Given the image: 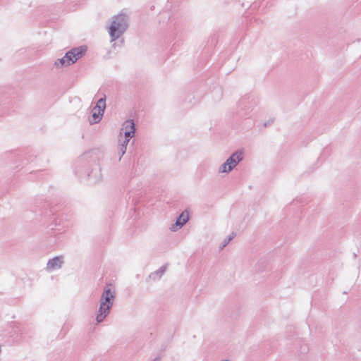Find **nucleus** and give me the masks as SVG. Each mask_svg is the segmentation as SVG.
Wrapping results in <instances>:
<instances>
[{
  "label": "nucleus",
  "instance_id": "nucleus-7",
  "mask_svg": "<svg viewBox=\"0 0 361 361\" xmlns=\"http://www.w3.org/2000/svg\"><path fill=\"white\" fill-rule=\"evenodd\" d=\"M189 219V213L188 211L183 212L177 219L175 224L172 225L171 230L173 231L180 228L184 224L187 223Z\"/></svg>",
  "mask_w": 361,
  "mask_h": 361
},
{
  "label": "nucleus",
  "instance_id": "nucleus-22",
  "mask_svg": "<svg viewBox=\"0 0 361 361\" xmlns=\"http://www.w3.org/2000/svg\"><path fill=\"white\" fill-rule=\"evenodd\" d=\"M10 0H0V4L4 5L7 4Z\"/></svg>",
  "mask_w": 361,
  "mask_h": 361
},
{
  "label": "nucleus",
  "instance_id": "nucleus-9",
  "mask_svg": "<svg viewBox=\"0 0 361 361\" xmlns=\"http://www.w3.org/2000/svg\"><path fill=\"white\" fill-rule=\"evenodd\" d=\"M174 20L175 18L169 11H164L159 16V23L162 27L168 25V23H172Z\"/></svg>",
  "mask_w": 361,
  "mask_h": 361
},
{
  "label": "nucleus",
  "instance_id": "nucleus-20",
  "mask_svg": "<svg viewBox=\"0 0 361 361\" xmlns=\"http://www.w3.org/2000/svg\"><path fill=\"white\" fill-rule=\"evenodd\" d=\"M235 233H232V234L229 235L226 239L230 242L235 237Z\"/></svg>",
  "mask_w": 361,
  "mask_h": 361
},
{
  "label": "nucleus",
  "instance_id": "nucleus-15",
  "mask_svg": "<svg viewBox=\"0 0 361 361\" xmlns=\"http://www.w3.org/2000/svg\"><path fill=\"white\" fill-rule=\"evenodd\" d=\"M126 147L123 144L118 145V153L121 154L119 159H121V157L126 153Z\"/></svg>",
  "mask_w": 361,
  "mask_h": 361
},
{
  "label": "nucleus",
  "instance_id": "nucleus-11",
  "mask_svg": "<svg viewBox=\"0 0 361 361\" xmlns=\"http://www.w3.org/2000/svg\"><path fill=\"white\" fill-rule=\"evenodd\" d=\"M106 109V99L102 97L98 99L91 113H104Z\"/></svg>",
  "mask_w": 361,
  "mask_h": 361
},
{
  "label": "nucleus",
  "instance_id": "nucleus-8",
  "mask_svg": "<svg viewBox=\"0 0 361 361\" xmlns=\"http://www.w3.org/2000/svg\"><path fill=\"white\" fill-rule=\"evenodd\" d=\"M63 263V257L59 256L49 259L47 264V270L51 271L55 269H59L61 267Z\"/></svg>",
  "mask_w": 361,
  "mask_h": 361
},
{
  "label": "nucleus",
  "instance_id": "nucleus-2",
  "mask_svg": "<svg viewBox=\"0 0 361 361\" xmlns=\"http://www.w3.org/2000/svg\"><path fill=\"white\" fill-rule=\"evenodd\" d=\"M128 27V16L121 13L114 16L109 27L108 32L111 38V42H114L120 38Z\"/></svg>",
  "mask_w": 361,
  "mask_h": 361
},
{
  "label": "nucleus",
  "instance_id": "nucleus-10",
  "mask_svg": "<svg viewBox=\"0 0 361 361\" xmlns=\"http://www.w3.org/2000/svg\"><path fill=\"white\" fill-rule=\"evenodd\" d=\"M166 265H164V266L161 267L159 268V269L155 271L154 272L151 273L148 276L147 279H146V281L149 282V281L151 279L153 281L159 280L161 279V277L162 276V275L166 271Z\"/></svg>",
  "mask_w": 361,
  "mask_h": 361
},
{
  "label": "nucleus",
  "instance_id": "nucleus-4",
  "mask_svg": "<svg viewBox=\"0 0 361 361\" xmlns=\"http://www.w3.org/2000/svg\"><path fill=\"white\" fill-rule=\"evenodd\" d=\"M87 48L86 46H80L72 48L68 51L63 56L68 66L75 63L78 59L82 58L86 53Z\"/></svg>",
  "mask_w": 361,
  "mask_h": 361
},
{
  "label": "nucleus",
  "instance_id": "nucleus-16",
  "mask_svg": "<svg viewBox=\"0 0 361 361\" xmlns=\"http://www.w3.org/2000/svg\"><path fill=\"white\" fill-rule=\"evenodd\" d=\"M130 138V137H125V136H124V138H123V136L120 137V139H119V142L120 143L119 144H123V145H125V146L126 147L128 143L129 142Z\"/></svg>",
  "mask_w": 361,
  "mask_h": 361
},
{
  "label": "nucleus",
  "instance_id": "nucleus-5",
  "mask_svg": "<svg viewBox=\"0 0 361 361\" xmlns=\"http://www.w3.org/2000/svg\"><path fill=\"white\" fill-rule=\"evenodd\" d=\"M257 103V97L254 94H250L240 98L238 102V106L241 111H252Z\"/></svg>",
  "mask_w": 361,
  "mask_h": 361
},
{
  "label": "nucleus",
  "instance_id": "nucleus-14",
  "mask_svg": "<svg viewBox=\"0 0 361 361\" xmlns=\"http://www.w3.org/2000/svg\"><path fill=\"white\" fill-rule=\"evenodd\" d=\"M54 66L56 68H61L63 67H66V66H68V64H66V63L65 61V59H63L62 57V58L58 59L56 61H55Z\"/></svg>",
  "mask_w": 361,
  "mask_h": 361
},
{
  "label": "nucleus",
  "instance_id": "nucleus-6",
  "mask_svg": "<svg viewBox=\"0 0 361 361\" xmlns=\"http://www.w3.org/2000/svg\"><path fill=\"white\" fill-rule=\"evenodd\" d=\"M135 123L133 120H127L123 123V126L120 131V137L124 135L127 137H133L135 135Z\"/></svg>",
  "mask_w": 361,
  "mask_h": 361
},
{
  "label": "nucleus",
  "instance_id": "nucleus-24",
  "mask_svg": "<svg viewBox=\"0 0 361 361\" xmlns=\"http://www.w3.org/2000/svg\"><path fill=\"white\" fill-rule=\"evenodd\" d=\"M150 8H151V10H154V6H152Z\"/></svg>",
  "mask_w": 361,
  "mask_h": 361
},
{
  "label": "nucleus",
  "instance_id": "nucleus-12",
  "mask_svg": "<svg viewBox=\"0 0 361 361\" xmlns=\"http://www.w3.org/2000/svg\"><path fill=\"white\" fill-rule=\"evenodd\" d=\"M104 114H92L88 118V121L91 125L99 123L102 119Z\"/></svg>",
  "mask_w": 361,
  "mask_h": 361
},
{
  "label": "nucleus",
  "instance_id": "nucleus-1",
  "mask_svg": "<svg viewBox=\"0 0 361 361\" xmlns=\"http://www.w3.org/2000/svg\"><path fill=\"white\" fill-rule=\"evenodd\" d=\"M116 298V292L112 289L111 285H107L101 295L99 308L98 310L96 319L98 323L104 321V319L109 314L113 306L114 299Z\"/></svg>",
  "mask_w": 361,
  "mask_h": 361
},
{
  "label": "nucleus",
  "instance_id": "nucleus-13",
  "mask_svg": "<svg viewBox=\"0 0 361 361\" xmlns=\"http://www.w3.org/2000/svg\"><path fill=\"white\" fill-rule=\"evenodd\" d=\"M212 94L215 97L216 100H219L222 97L223 92L220 87H216L212 90Z\"/></svg>",
  "mask_w": 361,
  "mask_h": 361
},
{
  "label": "nucleus",
  "instance_id": "nucleus-18",
  "mask_svg": "<svg viewBox=\"0 0 361 361\" xmlns=\"http://www.w3.org/2000/svg\"><path fill=\"white\" fill-rule=\"evenodd\" d=\"M79 1L80 0H66V2L67 3H74L75 4L73 5V7H75L77 5L78 2H79Z\"/></svg>",
  "mask_w": 361,
  "mask_h": 361
},
{
  "label": "nucleus",
  "instance_id": "nucleus-21",
  "mask_svg": "<svg viewBox=\"0 0 361 361\" xmlns=\"http://www.w3.org/2000/svg\"><path fill=\"white\" fill-rule=\"evenodd\" d=\"M235 233H232V234L229 235L226 239L230 242L235 237Z\"/></svg>",
  "mask_w": 361,
  "mask_h": 361
},
{
  "label": "nucleus",
  "instance_id": "nucleus-23",
  "mask_svg": "<svg viewBox=\"0 0 361 361\" xmlns=\"http://www.w3.org/2000/svg\"><path fill=\"white\" fill-rule=\"evenodd\" d=\"M159 360H160V357H156L152 361H159Z\"/></svg>",
  "mask_w": 361,
  "mask_h": 361
},
{
  "label": "nucleus",
  "instance_id": "nucleus-17",
  "mask_svg": "<svg viewBox=\"0 0 361 361\" xmlns=\"http://www.w3.org/2000/svg\"><path fill=\"white\" fill-rule=\"evenodd\" d=\"M273 122H274V119L269 118L268 121L264 122L263 127L267 128L268 126H270Z\"/></svg>",
  "mask_w": 361,
  "mask_h": 361
},
{
  "label": "nucleus",
  "instance_id": "nucleus-19",
  "mask_svg": "<svg viewBox=\"0 0 361 361\" xmlns=\"http://www.w3.org/2000/svg\"><path fill=\"white\" fill-rule=\"evenodd\" d=\"M229 243V241H228V240L226 238L225 240H224L223 243H222V245H221V249H223L224 247H225Z\"/></svg>",
  "mask_w": 361,
  "mask_h": 361
},
{
  "label": "nucleus",
  "instance_id": "nucleus-3",
  "mask_svg": "<svg viewBox=\"0 0 361 361\" xmlns=\"http://www.w3.org/2000/svg\"><path fill=\"white\" fill-rule=\"evenodd\" d=\"M243 159V151L238 150L233 152L226 161L219 168V173H229Z\"/></svg>",
  "mask_w": 361,
  "mask_h": 361
}]
</instances>
